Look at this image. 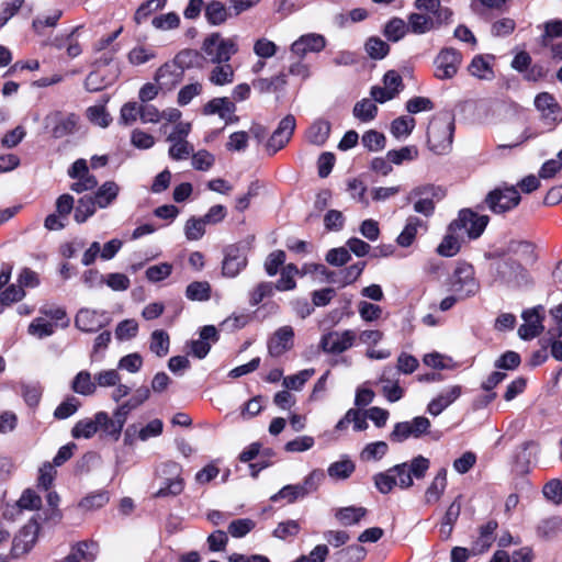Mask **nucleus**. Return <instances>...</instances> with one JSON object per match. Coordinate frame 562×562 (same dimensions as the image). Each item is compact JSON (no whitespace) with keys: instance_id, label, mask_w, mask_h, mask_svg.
I'll return each mask as SVG.
<instances>
[{"instance_id":"1","label":"nucleus","mask_w":562,"mask_h":562,"mask_svg":"<svg viewBox=\"0 0 562 562\" xmlns=\"http://www.w3.org/2000/svg\"><path fill=\"white\" fill-rule=\"evenodd\" d=\"M454 132L453 119L448 114L435 116L427 130V144L429 149L437 155L450 151Z\"/></svg>"},{"instance_id":"2","label":"nucleus","mask_w":562,"mask_h":562,"mask_svg":"<svg viewBox=\"0 0 562 562\" xmlns=\"http://www.w3.org/2000/svg\"><path fill=\"white\" fill-rule=\"evenodd\" d=\"M495 271L498 280L510 288L520 289L533 283L527 266L513 258L497 261L495 263Z\"/></svg>"},{"instance_id":"3","label":"nucleus","mask_w":562,"mask_h":562,"mask_svg":"<svg viewBox=\"0 0 562 562\" xmlns=\"http://www.w3.org/2000/svg\"><path fill=\"white\" fill-rule=\"evenodd\" d=\"M446 192L442 188L432 184L419 186L413 189L408 195L414 201V211L425 216H431L436 202L443 199Z\"/></svg>"},{"instance_id":"4","label":"nucleus","mask_w":562,"mask_h":562,"mask_svg":"<svg viewBox=\"0 0 562 562\" xmlns=\"http://www.w3.org/2000/svg\"><path fill=\"white\" fill-rule=\"evenodd\" d=\"M202 48L213 64L228 63L238 50L235 40L224 38L220 33H213L206 37Z\"/></svg>"},{"instance_id":"5","label":"nucleus","mask_w":562,"mask_h":562,"mask_svg":"<svg viewBox=\"0 0 562 562\" xmlns=\"http://www.w3.org/2000/svg\"><path fill=\"white\" fill-rule=\"evenodd\" d=\"M488 223L487 215H479L469 209L461 210L458 218L451 222V229L463 234V239L479 238Z\"/></svg>"},{"instance_id":"6","label":"nucleus","mask_w":562,"mask_h":562,"mask_svg":"<svg viewBox=\"0 0 562 562\" xmlns=\"http://www.w3.org/2000/svg\"><path fill=\"white\" fill-rule=\"evenodd\" d=\"M429 460L423 456L414 458L409 463L404 462L391 468L395 475L396 485L401 488H408L413 485V479L420 480L426 475L429 469Z\"/></svg>"},{"instance_id":"7","label":"nucleus","mask_w":562,"mask_h":562,"mask_svg":"<svg viewBox=\"0 0 562 562\" xmlns=\"http://www.w3.org/2000/svg\"><path fill=\"white\" fill-rule=\"evenodd\" d=\"M451 290L459 294V299L474 295L479 283L474 277V268L465 262L459 263L450 280Z\"/></svg>"},{"instance_id":"8","label":"nucleus","mask_w":562,"mask_h":562,"mask_svg":"<svg viewBox=\"0 0 562 562\" xmlns=\"http://www.w3.org/2000/svg\"><path fill=\"white\" fill-rule=\"evenodd\" d=\"M430 422L427 417L417 416L409 422H400L394 425L390 434L392 442H403L409 438H420L429 431Z\"/></svg>"},{"instance_id":"9","label":"nucleus","mask_w":562,"mask_h":562,"mask_svg":"<svg viewBox=\"0 0 562 562\" xmlns=\"http://www.w3.org/2000/svg\"><path fill=\"white\" fill-rule=\"evenodd\" d=\"M462 63V54L452 48H442L435 58V76L440 80L453 78Z\"/></svg>"},{"instance_id":"10","label":"nucleus","mask_w":562,"mask_h":562,"mask_svg":"<svg viewBox=\"0 0 562 562\" xmlns=\"http://www.w3.org/2000/svg\"><path fill=\"white\" fill-rule=\"evenodd\" d=\"M356 339L357 333L355 330H334L322 336L319 347L326 353L339 355L350 349Z\"/></svg>"},{"instance_id":"11","label":"nucleus","mask_w":562,"mask_h":562,"mask_svg":"<svg viewBox=\"0 0 562 562\" xmlns=\"http://www.w3.org/2000/svg\"><path fill=\"white\" fill-rule=\"evenodd\" d=\"M485 202L492 212L502 214L517 206L520 195L514 187L497 188L487 194Z\"/></svg>"},{"instance_id":"12","label":"nucleus","mask_w":562,"mask_h":562,"mask_svg":"<svg viewBox=\"0 0 562 562\" xmlns=\"http://www.w3.org/2000/svg\"><path fill=\"white\" fill-rule=\"evenodd\" d=\"M40 525L35 519H31L19 533L14 537L11 548V555L19 558L27 553L37 540Z\"/></svg>"},{"instance_id":"13","label":"nucleus","mask_w":562,"mask_h":562,"mask_svg":"<svg viewBox=\"0 0 562 562\" xmlns=\"http://www.w3.org/2000/svg\"><path fill=\"white\" fill-rule=\"evenodd\" d=\"M295 117L291 114L280 121L277 130L266 144L267 151L270 156L274 155L289 143L295 130Z\"/></svg>"},{"instance_id":"14","label":"nucleus","mask_w":562,"mask_h":562,"mask_svg":"<svg viewBox=\"0 0 562 562\" xmlns=\"http://www.w3.org/2000/svg\"><path fill=\"white\" fill-rule=\"evenodd\" d=\"M247 262L248 260L245 249L237 245H229L224 251L222 265L223 276L227 278H235L246 268Z\"/></svg>"},{"instance_id":"15","label":"nucleus","mask_w":562,"mask_h":562,"mask_svg":"<svg viewBox=\"0 0 562 562\" xmlns=\"http://www.w3.org/2000/svg\"><path fill=\"white\" fill-rule=\"evenodd\" d=\"M78 116L74 113L63 114L59 111L49 113L45 117L46 127L52 126V136L54 138H63L72 134L77 127Z\"/></svg>"},{"instance_id":"16","label":"nucleus","mask_w":562,"mask_h":562,"mask_svg":"<svg viewBox=\"0 0 562 562\" xmlns=\"http://www.w3.org/2000/svg\"><path fill=\"white\" fill-rule=\"evenodd\" d=\"M542 312V306H536L522 312L521 317L525 323L518 328V335L521 339L530 340L541 334L543 330Z\"/></svg>"},{"instance_id":"17","label":"nucleus","mask_w":562,"mask_h":562,"mask_svg":"<svg viewBox=\"0 0 562 562\" xmlns=\"http://www.w3.org/2000/svg\"><path fill=\"white\" fill-rule=\"evenodd\" d=\"M109 324V319L103 312L89 308H81L76 317V327L85 333H95Z\"/></svg>"},{"instance_id":"18","label":"nucleus","mask_w":562,"mask_h":562,"mask_svg":"<svg viewBox=\"0 0 562 562\" xmlns=\"http://www.w3.org/2000/svg\"><path fill=\"white\" fill-rule=\"evenodd\" d=\"M506 254L525 266H531L538 259L533 244L527 240H510L506 246Z\"/></svg>"},{"instance_id":"19","label":"nucleus","mask_w":562,"mask_h":562,"mask_svg":"<svg viewBox=\"0 0 562 562\" xmlns=\"http://www.w3.org/2000/svg\"><path fill=\"white\" fill-rule=\"evenodd\" d=\"M326 45L325 37L319 34L311 33L302 35L291 45L292 54L297 57H303L307 53H318L324 49Z\"/></svg>"},{"instance_id":"20","label":"nucleus","mask_w":562,"mask_h":562,"mask_svg":"<svg viewBox=\"0 0 562 562\" xmlns=\"http://www.w3.org/2000/svg\"><path fill=\"white\" fill-rule=\"evenodd\" d=\"M462 394L461 385H451L439 393L430 401L427 412L432 416H438Z\"/></svg>"},{"instance_id":"21","label":"nucleus","mask_w":562,"mask_h":562,"mask_svg":"<svg viewBox=\"0 0 562 562\" xmlns=\"http://www.w3.org/2000/svg\"><path fill=\"white\" fill-rule=\"evenodd\" d=\"M294 331L291 326H283L279 328L269 340V353L272 357H280L281 355H283L285 351L291 349Z\"/></svg>"},{"instance_id":"22","label":"nucleus","mask_w":562,"mask_h":562,"mask_svg":"<svg viewBox=\"0 0 562 562\" xmlns=\"http://www.w3.org/2000/svg\"><path fill=\"white\" fill-rule=\"evenodd\" d=\"M494 60L495 56L493 55H476L469 64L468 71L480 80H492L495 77Z\"/></svg>"},{"instance_id":"23","label":"nucleus","mask_w":562,"mask_h":562,"mask_svg":"<svg viewBox=\"0 0 562 562\" xmlns=\"http://www.w3.org/2000/svg\"><path fill=\"white\" fill-rule=\"evenodd\" d=\"M98 553V544L93 541L76 543L70 553L60 562H93Z\"/></svg>"},{"instance_id":"24","label":"nucleus","mask_w":562,"mask_h":562,"mask_svg":"<svg viewBox=\"0 0 562 562\" xmlns=\"http://www.w3.org/2000/svg\"><path fill=\"white\" fill-rule=\"evenodd\" d=\"M236 111V106L234 102H232L228 98H214L206 102L203 106L204 115H213L217 114L222 120L226 122L229 120L231 115Z\"/></svg>"},{"instance_id":"25","label":"nucleus","mask_w":562,"mask_h":562,"mask_svg":"<svg viewBox=\"0 0 562 562\" xmlns=\"http://www.w3.org/2000/svg\"><path fill=\"white\" fill-rule=\"evenodd\" d=\"M539 445L533 440L522 442L517 447L515 462L521 472L528 471L532 460L536 458Z\"/></svg>"},{"instance_id":"26","label":"nucleus","mask_w":562,"mask_h":562,"mask_svg":"<svg viewBox=\"0 0 562 562\" xmlns=\"http://www.w3.org/2000/svg\"><path fill=\"white\" fill-rule=\"evenodd\" d=\"M462 241H464L463 234L458 233V231H452L450 224L446 236L437 248V251L443 257H452L459 252Z\"/></svg>"},{"instance_id":"27","label":"nucleus","mask_w":562,"mask_h":562,"mask_svg":"<svg viewBox=\"0 0 562 562\" xmlns=\"http://www.w3.org/2000/svg\"><path fill=\"white\" fill-rule=\"evenodd\" d=\"M447 487V470L441 468L425 492V503L428 505L439 502Z\"/></svg>"},{"instance_id":"28","label":"nucleus","mask_w":562,"mask_h":562,"mask_svg":"<svg viewBox=\"0 0 562 562\" xmlns=\"http://www.w3.org/2000/svg\"><path fill=\"white\" fill-rule=\"evenodd\" d=\"M120 193V187L114 181H105L101 187L98 188L94 195L92 196L100 209L110 206L117 198Z\"/></svg>"},{"instance_id":"29","label":"nucleus","mask_w":562,"mask_h":562,"mask_svg":"<svg viewBox=\"0 0 562 562\" xmlns=\"http://www.w3.org/2000/svg\"><path fill=\"white\" fill-rule=\"evenodd\" d=\"M535 105L546 119L552 121L557 120L561 111L555 98L548 92L539 93L535 99Z\"/></svg>"},{"instance_id":"30","label":"nucleus","mask_w":562,"mask_h":562,"mask_svg":"<svg viewBox=\"0 0 562 562\" xmlns=\"http://www.w3.org/2000/svg\"><path fill=\"white\" fill-rule=\"evenodd\" d=\"M330 134V124L325 120L315 121L306 131V139L308 143L323 146Z\"/></svg>"},{"instance_id":"31","label":"nucleus","mask_w":562,"mask_h":562,"mask_svg":"<svg viewBox=\"0 0 562 562\" xmlns=\"http://www.w3.org/2000/svg\"><path fill=\"white\" fill-rule=\"evenodd\" d=\"M411 33L420 35L436 29V22L432 16L423 13H411L407 19Z\"/></svg>"},{"instance_id":"32","label":"nucleus","mask_w":562,"mask_h":562,"mask_svg":"<svg viewBox=\"0 0 562 562\" xmlns=\"http://www.w3.org/2000/svg\"><path fill=\"white\" fill-rule=\"evenodd\" d=\"M231 13L221 1L213 0L205 7V18L212 25H221L227 21Z\"/></svg>"},{"instance_id":"33","label":"nucleus","mask_w":562,"mask_h":562,"mask_svg":"<svg viewBox=\"0 0 562 562\" xmlns=\"http://www.w3.org/2000/svg\"><path fill=\"white\" fill-rule=\"evenodd\" d=\"M97 203L92 195H83L77 201V205L75 206L74 220L78 224L85 223L89 217H91L97 211Z\"/></svg>"},{"instance_id":"34","label":"nucleus","mask_w":562,"mask_h":562,"mask_svg":"<svg viewBox=\"0 0 562 562\" xmlns=\"http://www.w3.org/2000/svg\"><path fill=\"white\" fill-rule=\"evenodd\" d=\"M235 71L231 64L222 63L216 64V66L211 70L209 75V80L214 86H225L232 83L234 81Z\"/></svg>"},{"instance_id":"35","label":"nucleus","mask_w":562,"mask_h":562,"mask_svg":"<svg viewBox=\"0 0 562 562\" xmlns=\"http://www.w3.org/2000/svg\"><path fill=\"white\" fill-rule=\"evenodd\" d=\"M71 390L80 395H92L97 390L95 381L88 371H80L72 380Z\"/></svg>"},{"instance_id":"36","label":"nucleus","mask_w":562,"mask_h":562,"mask_svg":"<svg viewBox=\"0 0 562 562\" xmlns=\"http://www.w3.org/2000/svg\"><path fill=\"white\" fill-rule=\"evenodd\" d=\"M286 85V76L279 74L271 78H259L254 80L252 86L260 93L276 92L284 88Z\"/></svg>"},{"instance_id":"37","label":"nucleus","mask_w":562,"mask_h":562,"mask_svg":"<svg viewBox=\"0 0 562 562\" xmlns=\"http://www.w3.org/2000/svg\"><path fill=\"white\" fill-rule=\"evenodd\" d=\"M423 226V221L416 216H409L402 233L397 237V244L402 247H408L415 240L417 231Z\"/></svg>"},{"instance_id":"38","label":"nucleus","mask_w":562,"mask_h":562,"mask_svg":"<svg viewBox=\"0 0 562 562\" xmlns=\"http://www.w3.org/2000/svg\"><path fill=\"white\" fill-rule=\"evenodd\" d=\"M367 514V509L364 507H344L336 512L335 517L340 521L344 526H351L358 524L361 518H363Z\"/></svg>"},{"instance_id":"39","label":"nucleus","mask_w":562,"mask_h":562,"mask_svg":"<svg viewBox=\"0 0 562 562\" xmlns=\"http://www.w3.org/2000/svg\"><path fill=\"white\" fill-rule=\"evenodd\" d=\"M170 339L167 331L156 329L150 336V350L158 357H165L169 352Z\"/></svg>"},{"instance_id":"40","label":"nucleus","mask_w":562,"mask_h":562,"mask_svg":"<svg viewBox=\"0 0 562 562\" xmlns=\"http://www.w3.org/2000/svg\"><path fill=\"white\" fill-rule=\"evenodd\" d=\"M353 115L361 122L372 121L378 113V106L370 99H362L353 106Z\"/></svg>"},{"instance_id":"41","label":"nucleus","mask_w":562,"mask_h":562,"mask_svg":"<svg viewBox=\"0 0 562 562\" xmlns=\"http://www.w3.org/2000/svg\"><path fill=\"white\" fill-rule=\"evenodd\" d=\"M95 418L99 430L103 431L106 436H110L115 440L119 439L122 429L120 428V426L116 425L113 417L111 418L105 412H98L95 414Z\"/></svg>"},{"instance_id":"42","label":"nucleus","mask_w":562,"mask_h":562,"mask_svg":"<svg viewBox=\"0 0 562 562\" xmlns=\"http://www.w3.org/2000/svg\"><path fill=\"white\" fill-rule=\"evenodd\" d=\"M99 431L97 418L93 419L85 418L75 424L71 429V436L76 439L78 438H91L94 434Z\"/></svg>"},{"instance_id":"43","label":"nucleus","mask_w":562,"mask_h":562,"mask_svg":"<svg viewBox=\"0 0 562 562\" xmlns=\"http://www.w3.org/2000/svg\"><path fill=\"white\" fill-rule=\"evenodd\" d=\"M562 531V519L551 517L542 520L537 527V535L542 539H551Z\"/></svg>"},{"instance_id":"44","label":"nucleus","mask_w":562,"mask_h":562,"mask_svg":"<svg viewBox=\"0 0 562 562\" xmlns=\"http://www.w3.org/2000/svg\"><path fill=\"white\" fill-rule=\"evenodd\" d=\"M186 296L191 301H207L211 296V285L206 281H194L187 286Z\"/></svg>"},{"instance_id":"45","label":"nucleus","mask_w":562,"mask_h":562,"mask_svg":"<svg viewBox=\"0 0 562 562\" xmlns=\"http://www.w3.org/2000/svg\"><path fill=\"white\" fill-rule=\"evenodd\" d=\"M407 32H409L408 23L400 18H394L385 25L384 35L389 41L397 42L403 38Z\"/></svg>"},{"instance_id":"46","label":"nucleus","mask_w":562,"mask_h":562,"mask_svg":"<svg viewBox=\"0 0 562 562\" xmlns=\"http://www.w3.org/2000/svg\"><path fill=\"white\" fill-rule=\"evenodd\" d=\"M109 501L110 496L106 491H97L82 498L79 506L87 510H93L103 507Z\"/></svg>"},{"instance_id":"47","label":"nucleus","mask_w":562,"mask_h":562,"mask_svg":"<svg viewBox=\"0 0 562 562\" xmlns=\"http://www.w3.org/2000/svg\"><path fill=\"white\" fill-rule=\"evenodd\" d=\"M166 4L165 0H147L142 3L134 14V21L136 24L144 22L154 12L164 9Z\"/></svg>"},{"instance_id":"48","label":"nucleus","mask_w":562,"mask_h":562,"mask_svg":"<svg viewBox=\"0 0 562 562\" xmlns=\"http://www.w3.org/2000/svg\"><path fill=\"white\" fill-rule=\"evenodd\" d=\"M306 495L299 484H290L283 486L277 494L271 497L272 502L285 499L286 503L292 504L297 499L304 498Z\"/></svg>"},{"instance_id":"49","label":"nucleus","mask_w":562,"mask_h":562,"mask_svg":"<svg viewBox=\"0 0 562 562\" xmlns=\"http://www.w3.org/2000/svg\"><path fill=\"white\" fill-rule=\"evenodd\" d=\"M184 488L183 479H167L161 480L160 488L154 494L155 497L177 496L182 493Z\"/></svg>"},{"instance_id":"50","label":"nucleus","mask_w":562,"mask_h":562,"mask_svg":"<svg viewBox=\"0 0 562 562\" xmlns=\"http://www.w3.org/2000/svg\"><path fill=\"white\" fill-rule=\"evenodd\" d=\"M314 369H305L296 374L283 378L282 384L288 390L299 391L314 375Z\"/></svg>"},{"instance_id":"51","label":"nucleus","mask_w":562,"mask_h":562,"mask_svg":"<svg viewBox=\"0 0 562 562\" xmlns=\"http://www.w3.org/2000/svg\"><path fill=\"white\" fill-rule=\"evenodd\" d=\"M171 145L168 155L173 160H184L194 151V147L188 140L169 142Z\"/></svg>"},{"instance_id":"52","label":"nucleus","mask_w":562,"mask_h":562,"mask_svg":"<svg viewBox=\"0 0 562 562\" xmlns=\"http://www.w3.org/2000/svg\"><path fill=\"white\" fill-rule=\"evenodd\" d=\"M418 157V149L416 146H405L398 150H390L386 158L395 165H401L403 161H412Z\"/></svg>"},{"instance_id":"53","label":"nucleus","mask_w":562,"mask_h":562,"mask_svg":"<svg viewBox=\"0 0 562 562\" xmlns=\"http://www.w3.org/2000/svg\"><path fill=\"white\" fill-rule=\"evenodd\" d=\"M151 25L160 31L175 30L180 25V16L176 12L159 14L151 20Z\"/></svg>"},{"instance_id":"54","label":"nucleus","mask_w":562,"mask_h":562,"mask_svg":"<svg viewBox=\"0 0 562 562\" xmlns=\"http://www.w3.org/2000/svg\"><path fill=\"white\" fill-rule=\"evenodd\" d=\"M355 463L351 460H340L334 462L328 468V475L334 479H348L355 471Z\"/></svg>"},{"instance_id":"55","label":"nucleus","mask_w":562,"mask_h":562,"mask_svg":"<svg viewBox=\"0 0 562 562\" xmlns=\"http://www.w3.org/2000/svg\"><path fill=\"white\" fill-rule=\"evenodd\" d=\"M543 496L554 505H562V481L552 479L543 485Z\"/></svg>"},{"instance_id":"56","label":"nucleus","mask_w":562,"mask_h":562,"mask_svg":"<svg viewBox=\"0 0 562 562\" xmlns=\"http://www.w3.org/2000/svg\"><path fill=\"white\" fill-rule=\"evenodd\" d=\"M206 223L202 217H190L184 225V234L188 240H199L205 233Z\"/></svg>"},{"instance_id":"57","label":"nucleus","mask_w":562,"mask_h":562,"mask_svg":"<svg viewBox=\"0 0 562 562\" xmlns=\"http://www.w3.org/2000/svg\"><path fill=\"white\" fill-rule=\"evenodd\" d=\"M256 527V522L250 518H239L228 525V533L234 538H243Z\"/></svg>"},{"instance_id":"58","label":"nucleus","mask_w":562,"mask_h":562,"mask_svg":"<svg viewBox=\"0 0 562 562\" xmlns=\"http://www.w3.org/2000/svg\"><path fill=\"white\" fill-rule=\"evenodd\" d=\"M389 450V446L385 441H376L369 443L364 447L361 452V459L364 461L380 460Z\"/></svg>"},{"instance_id":"59","label":"nucleus","mask_w":562,"mask_h":562,"mask_svg":"<svg viewBox=\"0 0 562 562\" xmlns=\"http://www.w3.org/2000/svg\"><path fill=\"white\" fill-rule=\"evenodd\" d=\"M297 272V268L293 263L285 266L281 272V278L276 283V289L279 291L293 290L296 285L294 276Z\"/></svg>"},{"instance_id":"60","label":"nucleus","mask_w":562,"mask_h":562,"mask_svg":"<svg viewBox=\"0 0 562 562\" xmlns=\"http://www.w3.org/2000/svg\"><path fill=\"white\" fill-rule=\"evenodd\" d=\"M202 91L203 86L198 81L186 85L179 90L177 102L179 105L184 106L189 104L194 97L200 95Z\"/></svg>"},{"instance_id":"61","label":"nucleus","mask_w":562,"mask_h":562,"mask_svg":"<svg viewBox=\"0 0 562 562\" xmlns=\"http://www.w3.org/2000/svg\"><path fill=\"white\" fill-rule=\"evenodd\" d=\"M191 158L193 168L200 171L210 170L215 162L214 155L205 149L192 153Z\"/></svg>"},{"instance_id":"62","label":"nucleus","mask_w":562,"mask_h":562,"mask_svg":"<svg viewBox=\"0 0 562 562\" xmlns=\"http://www.w3.org/2000/svg\"><path fill=\"white\" fill-rule=\"evenodd\" d=\"M385 136L374 130L366 132L362 136V144L371 151H378L385 147Z\"/></svg>"},{"instance_id":"63","label":"nucleus","mask_w":562,"mask_h":562,"mask_svg":"<svg viewBox=\"0 0 562 562\" xmlns=\"http://www.w3.org/2000/svg\"><path fill=\"white\" fill-rule=\"evenodd\" d=\"M54 330V324L42 317L35 318L29 326V333L41 339L50 336Z\"/></svg>"},{"instance_id":"64","label":"nucleus","mask_w":562,"mask_h":562,"mask_svg":"<svg viewBox=\"0 0 562 562\" xmlns=\"http://www.w3.org/2000/svg\"><path fill=\"white\" fill-rule=\"evenodd\" d=\"M366 557V550L361 546H349L338 553V562H360Z\"/></svg>"}]
</instances>
